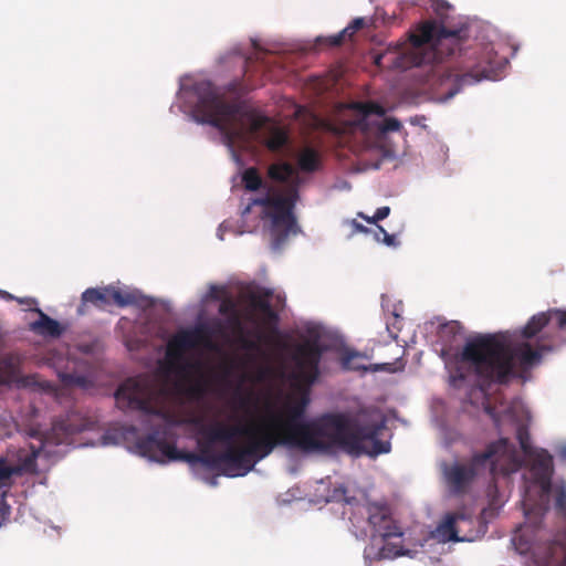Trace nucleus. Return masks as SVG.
Listing matches in <instances>:
<instances>
[{"instance_id":"f3484780","label":"nucleus","mask_w":566,"mask_h":566,"mask_svg":"<svg viewBox=\"0 0 566 566\" xmlns=\"http://www.w3.org/2000/svg\"><path fill=\"white\" fill-rule=\"evenodd\" d=\"M35 312L39 314V319L31 323V331L41 336H49L53 338H57L63 334L64 328L57 321L46 315L40 308H36Z\"/></svg>"},{"instance_id":"79ce46f5","label":"nucleus","mask_w":566,"mask_h":566,"mask_svg":"<svg viewBox=\"0 0 566 566\" xmlns=\"http://www.w3.org/2000/svg\"><path fill=\"white\" fill-rule=\"evenodd\" d=\"M558 455H559V458H562L563 460H566V446H562V447L558 449Z\"/></svg>"},{"instance_id":"37998d69","label":"nucleus","mask_w":566,"mask_h":566,"mask_svg":"<svg viewBox=\"0 0 566 566\" xmlns=\"http://www.w3.org/2000/svg\"><path fill=\"white\" fill-rule=\"evenodd\" d=\"M28 463H33V459L29 458L28 462L25 463V465H28Z\"/></svg>"},{"instance_id":"1a4fd4ad","label":"nucleus","mask_w":566,"mask_h":566,"mask_svg":"<svg viewBox=\"0 0 566 566\" xmlns=\"http://www.w3.org/2000/svg\"><path fill=\"white\" fill-rule=\"evenodd\" d=\"M396 118H385V109L375 102H354L345 105L328 129L338 136L360 135L368 139L400 128Z\"/></svg>"},{"instance_id":"f8f14e48","label":"nucleus","mask_w":566,"mask_h":566,"mask_svg":"<svg viewBox=\"0 0 566 566\" xmlns=\"http://www.w3.org/2000/svg\"><path fill=\"white\" fill-rule=\"evenodd\" d=\"M323 347L317 340H305L295 346L293 360L296 378L307 387L312 386L319 376V363Z\"/></svg>"},{"instance_id":"423d86ee","label":"nucleus","mask_w":566,"mask_h":566,"mask_svg":"<svg viewBox=\"0 0 566 566\" xmlns=\"http://www.w3.org/2000/svg\"><path fill=\"white\" fill-rule=\"evenodd\" d=\"M217 325V331L203 324L191 329L180 331L167 344V368L178 376L180 380L177 385L179 391L191 400H200L207 395L208 381L201 370V365L187 360L185 352L197 346L213 348L212 337L221 329L219 322Z\"/></svg>"},{"instance_id":"9b49d317","label":"nucleus","mask_w":566,"mask_h":566,"mask_svg":"<svg viewBox=\"0 0 566 566\" xmlns=\"http://www.w3.org/2000/svg\"><path fill=\"white\" fill-rule=\"evenodd\" d=\"M353 526L364 535L369 532L371 541L380 538L387 542L392 537H401L402 531L394 518L391 507L385 502H366L357 505L350 516Z\"/></svg>"},{"instance_id":"cd10ccee","label":"nucleus","mask_w":566,"mask_h":566,"mask_svg":"<svg viewBox=\"0 0 566 566\" xmlns=\"http://www.w3.org/2000/svg\"><path fill=\"white\" fill-rule=\"evenodd\" d=\"M389 213L390 208L388 206H384L378 208L373 217L365 216L363 212H359L358 217L363 218L368 223L377 224L378 221L386 219Z\"/></svg>"},{"instance_id":"20e7f679","label":"nucleus","mask_w":566,"mask_h":566,"mask_svg":"<svg viewBox=\"0 0 566 566\" xmlns=\"http://www.w3.org/2000/svg\"><path fill=\"white\" fill-rule=\"evenodd\" d=\"M181 98L193 119L216 127L230 148L237 140L253 136L270 124L268 116L244 109L241 103L224 101L210 81L182 86Z\"/></svg>"},{"instance_id":"f03ea898","label":"nucleus","mask_w":566,"mask_h":566,"mask_svg":"<svg viewBox=\"0 0 566 566\" xmlns=\"http://www.w3.org/2000/svg\"><path fill=\"white\" fill-rule=\"evenodd\" d=\"M554 322L566 331V310L549 308L533 315L521 328V342L510 343L504 334H483L469 339L455 356L457 367L450 375L452 386L460 387L468 375L475 377V385L486 391L492 385H506L512 378L538 364L544 353L559 346V342L544 328Z\"/></svg>"},{"instance_id":"b1692460","label":"nucleus","mask_w":566,"mask_h":566,"mask_svg":"<svg viewBox=\"0 0 566 566\" xmlns=\"http://www.w3.org/2000/svg\"><path fill=\"white\" fill-rule=\"evenodd\" d=\"M59 377H60L61 382L67 387L75 386V387L86 388L90 384V380L84 375L72 374V373H61L59 375Z\"/></svg>"},{"instance_id":"c85d7f7f","label":"nucleus","mask_w":566,"mask_h":566,"mask_svg":"<svg viewBox=\"0 0 566 566\" xmlns=\"http://www.w3.org/2000/svg\"><path fill=\"white\" fill-rule=\"evenodd\" d=\"M374 235L377 241H381L388 247L396 244V237L389 234L381 226L377 224V230L374 232Z\"/></svg>"},{"instance_id":"dca6fc26","label":"nucleus","mask_w":566,"mask_h":566,"mask_svg":"<svg viewBox=\"0 0 566 566\" xmlns=\"http://www.w3.org/2000/svg\"><path fill=\"white\" fill-rule=\"evenodd\" d=\"M459 522H470V520L463 513L448 514L446 520L437 526L434 537L442 543L471 541V537L459 535Z\"/></svg>"},{"instance_id":"6e6552de","label":"nucleus","mask_w":566,"mask_h":566,"mask_svg":"<svg viewBox=\"0 0 566 566\" xmlns=\"http://www.w3.org/2000/svg\"><path fill=\"white\" fill-rule=\"evenodd\" d=\"M467 39L468 28L449 29L437 21H426L410 34L411 64L442 62L457 51L461 52Z\"/></svg>"},{"instance_id":"0eeeda50","label":"nucleus","mask_w":566,"mask_h":566,"mask_svg":"<svg viewBox=\"0 0 566 566\" xmlns=\"http://www.w3.org/2000/svg\"><path fill=\"white\" fill-rule=\"evenodd\" d=\"M490 467L492 475H506L516 470L514 447L509 439L501 438L490 443L483 452L472 455L469 463L444 464V481L454 495L464 494L481 468Z\"/></svg>"},{"instance_id":"6ab92c4d","label":"nucleus","mask_w":566,"mask_h":566,"mask_svg":"<svg viewBox=\"0 0 566 566\" xmlns=\"http://www.w3.org/2000/svg\"><path fill=\"white\" fill-rule=\"evenodd\" d=\"M553 457L548 451L542 449L534 454L532 473L534 478L553 475Z\"/></svg>"},{"instance_id":"aec40b11","label":"nucleus","mask_w":566,"mask_h":566,"mask_svg":"<svg viewBox=\"0 0 566 566\" xmlns=\"http://www.w3.org/2000/svg\"><path fill=\"white\" fill-rule=\"evenodd\" d=\"M402 555H405L402 547L390 543L384 544L376 552L374 546L367 547L365 549V557L376 560L391 559Z\"/></svg>"},{"instance_id":"e433bc0d","label":"nucleus","mask_w":566,"mask_h":566,"mask_svg":"<svg viewBox=\"0 0 566 566\" xmlns=\"http://www.w3.org/2000/svg\"><path fill=\"white\" fill-rule=\"evenodd\" d=\"M241 345L245 349H255L258 347L255 342L250 340L245 337H241Z\"/></svg>"},{"instance_id":"393cba45","label":"nucleus","mask_w":566,"mask_h":566,"mask_svg":"<svg viewBox=\"0 0 566 566\" xmlns=\"http://www.w3.org/2000/svg\"><path fill=\"white\" fill-rule=\"evenodd\" d=\"M271 296V291H265L263 295L252 293L250 295V304L252 308L260 311L262 314H264L272 306L269 300Z\"/></svg>"},{"instance_id":"ddd939ff","label":"nucleus","mask_w":566,"mask_h":566,"mask_svg":"<svg viewBox=\"0 0 566 566\" xmlns=\"http://www.w3.org/2000/svg\"><path fill=\"white\" fill-rule=\"evenodd\" d=\"M524 534L518 538L521 553H530L526 566H566V538L531 543L522 547Z\"/></svg>"},{"instance_id":"7c9ffc66","label":"nucleus","mask_w":566,"mask_h":566,"mask_svg":"<svg viewBox=\"0 0 566 566\" xmlns=\"http://www.w3.org/2000/svg\"><path fill=\"white\" fill-rule=\"evenodd\" d=\"M552 476L553 475H544L535 478V481L538 483L543 495H547L552 491Z\"/></svg>"},{"instance_id":"c756f323","label":"nucleus","mask_w":566,"mask_h":566,"mask_svg":"<svg viewBox=\"0 0 566 566\" xmlns=\"http://www.w3.org/2000/svg\"><path fill=\"white\" fill-rule=\"evenodd\" d=\"M237 304L231 297H226L219 305V313L223 316H230L232 313H235Z\"/></svg>"},{"instance_id":"4c0bfd02","label":"nucleus","mask_w":566,"mask_h":566,"mask_svg":"<svg viewBox=\"0 0 566 566\" xmlns=\"http://www.w3.org/2000/svg\"><path fill=\"white\" fill-rule=\"evenodd\" d=\"M366 24V21L364 18H356L352 21V25L357 30L359 31L360 29H363Z\"/></svg>"},{"instance_id":"412c9836","label":"nucleus","mask_w":566,"mask_h":566,"mask_svg":"<svg viewBox=\"0 0 566 566\" xmlns=\"http://www.w3.org/2000/svg\"><path fill=\"white\" fill-rule=\"evenodd\" d=\"M289 143V135L285 129L272 125L269 129V137L265 140V146L271 151L281 150Z\"/></svg>"},{"instance_id":"bb28decb","label":"nucleus","mask_w":566,"mask_h":566,"mask_svg":"<svg viewBox=\"0 0 566 566\" xmlns=\"http://www.w3.org/2000/svg\"><path fill=\"white\" fill-rule=\"evenodd\" d=\"M360 357V355L358 353H353V352H347L343 357H342V366L344 369H347V370H363V371H366L368 368L365 367L364 365H360V364H357L355 361L356 358Z\"/></svg>"},{"instance_id":"2eb2a0df","label":"nucleus","mask_w":566,"mask_h":566,"mask_svg":"<svg viewBox=\"0 0 566 566\" xmlns=\"http://www.w3.org/2000/svg\"><path fill=\"white\" fill-rule=\"evenodd\" d=\"M21 467L9 463L6 459H0V526L8 520L10 515V506L6 502L13 478L20 475Z\"/></svg>"},{"instance_id":"a878e982","label":"nucleus","mask_w":566,"mask_h":566,"mask_svg":"<svg viewBox=\"0 0 566 566\" xmlns=\"http://www.w3.org/2000/svg\"><path fill=\"white\" fill-rule=\"evenodd\" d=\"M555 510L559 516L566 520V484L555 486Z\"/></svg>"},{"instance_id":"72a5a7b5","label":"nucleus","mask_w":566,"mask_h":566,"mask_svg":"<svg viewBox=\"0 0 566 566\" xmlns=\"http://www.w3.org/2000/svg\"><path fill=\"white\" fill-rule=\"evenodd\" d=\"M263 317H264V322L268 324V325H273L275 326L277 324V321H279V315L272 308V306L263 314Z\"/></svg>"},{"instance_id":"f704fd0d","label":"nucleus","mask_w":566,"mask_h":566,"mask_svg":"<svg viewBox=\"0 0 566 566\" xmlns=\"http://www.w3.org/2000/svg\"><path fill=\"white\" fill-rule=\"evenodd\" d=\"M224 293V289L218 285H211L209 289V297L211 300H220L221 295Z\"/></svg>"},{"instance_id":"c9c22d12","label":"nucleus","mask_w":566,"mask_h":566,"mask_svg":"<svg viewBox=\"0 0 566 566\" xmlns=\"http://www.w3.org/2000/svg\"><path fill=\"white\" fill-rule=\"evenodd\" d=\"M518 440H520V444H521V448L527 452V449H528V434L526 431H524L522 428L518 429Z\"/></svg>"},{"instance_id":"2f4dec72","label":"nucleus","mask_w":566,"mask_h":566,"mask_svg":"<svg viewBox=\"0 0 566 566\" xmlns=\"http://www.w3.org/2000/svg\"><path fill=\"white\" fill-rule=\"evenodd\" d=\"M228 323L234 331L242 333V321L238 312L232 313L230 316H228Z\"/></svg>"},{"instance_id":"58836bf2","label":"nucleus","mask_w":566,"mask_h":566,"mask_svg":"<svg viewBox=\"0 0 566 566\" xmlns=\"http://www.w3.org/2000/svg\"><path fill=\"white\" fill-rule=\"evenodd\" d=\"M343 31V34L347 36V39H352V36L357 32V30L352 25H347Z\"/></svg>"},{"instance_id":"a19ab883","label":"nucleus","mask_w":566,"mask_h":566,"mask_svg":"<svg viewBox=\"0 0 566 566\" xmlns=\"http://www.w3.org/2000/svg\"><path fill=\"white\" fill-rule=\"evenodd\" d=\"M251 398L250 396H242L239 399V406L242 409H245L250 405Z\"/></svg>"},{"instance_id":"39448f33","label":"nucleus","mask_w":566,"mask_h":566,"mask_svg":"<svg viewBox=\"0 0 566 566\" xmlns=\"http://www.w3.org/2000/svg\"><path fill=\"white\" fill-rule=\"evenodd\" d=\"M268 177L272 181L284 184L285 189L268 187L264 196L252 199L242 210V216L249 214L253 206L262 207V218L270 220L272 247L280 249L290 234L300 232L294 209L300 200V188L303 178L297 175L294 166L287 161L271 164L268 167Z\"/></svg>"},{"instance_id":"9d476101","label":"nucleus","mask_w":566,"mask_h":566,"mask_svg":"<svg viewBox=\"0 0 566 566\" xmlns=\"http://www.w3.org/2000/svg\"><path fill=\"white\" fill-rule=\"evenodd\" d=\"M499 63L496 53L490 46L479 50L465 51L458 63L455 72L448 71L440 77V91L437 92L440 101H449L465 85H472L483 78L494 80L497 76Z\"/></svg>"},{"instance_id":"a211bd4d","label":"nucleus","mask_w":566,"mask_h":566,"mask_svg":"<svg viewBox=\"0 0 566 566\" xmlns=\"http://www.w3.org/2000/svg\"><path fill=\"white\" fill-rule=\"evenodd\" d=\"M296 166L297 167L294 168L298 176V171L313 174L319 170L322 167V158L319 151L310 146L304 147L296 157Z\"/></svg>"},{"instance_id":"ea45409f","label":"nucleus","mask_w":566,"mask_h":566,"mask_svg":"<svg viewBox=\"0 0 566 566\" xmlns=\"http://www.w3.org/2000/svg\"><path fill=\"white\" fill-rule=\"evenodd\" d=\"M353 227H354L355 231H357V232H363V233L370 232V230L368 228H366L361 223L356 222L355 220L353 221Z\"/></svg>"},{"instance_id":"5701e85b","label":"nucleus","mask_w":566,"mask_h":566,"mask_svg":"<svg viewBox=\"0 0 566 566\" xmlns=\"http://www.w3.org/2000/svg\"><path fill=\"white\" fill-rule=\"evenodd\" d=\"M462 334V326L457 321H451L442 324L439 328V337L444 343H452L458 336Z\"/></svg>"},{"instance_id":"4468645a","label":"nucleus","mask_w":566,"mask_h":566,"mask_svg":"<svg viewBox=\"0 0 566 566\" xmlns=\"http://www.w3.org/2000/svg\"><path fill=\"white\" fill-rule=\"evenodd\" d=\"M88 303L98 310H105L111 304L125 307L136 303V297L133 293L124 292L120 289L108 285L101 289H86L81 296V305L77 308L78 314H85L84 307Z\"/></svg>"},{"instance_id":"c03bdc74","label":"nucleus","mask_w":566,"mask_h":566,"mask_svg":"<svg viewBox=\"0 0 566 566\" xmlns=\"http://www.w3.org/2000/svg\"><path fill=\"white\" fill-rule=\"evenodd\" d=\"M525 512H527V503L524 501Z\"/></svg>"},{"instance_id":"f257e3e1","label":"nucleus","mask_w":566,"mask_h":566,"mask_svg":"<svg viewBox=\"0 0 566 566\" xmlns=\"http://www.w3.org/2000/svg\"><path fill=\"white\" fill-rule=\"evenodd\" d=\"M310 402V390L305 388L287 395L281 412H268L247 424L229 426L220 421L205 424L201 418H192L189 422L198 427V433L209 443L232 442L237 437L244 439L243 446L231 443L214 453V469L230 478L245 475L279 447L312 452L324 451L333 443L360 450L364 442L369 441L370 454L390 451V443L379 439L384 422L360 424L344 412L303 420Z\"/></svg>"},{"instance_id":"7ed1b4c3","label":"nucleus","mask_w":566,"mask_h":566,"mask_svg":"<svg viewBox=\"0 0 566 566\" xmlns=\"http://www.w3.org/2000/svg\"><path fill=\"white\" fill-rule=\"evenodd\" d=\"M116 406L124 411H139L143 423H148L151 418L160 421L151 432L136 441L139 454L153 461L166 462L185 461L188 463H201L214 469V453L201 448L200 454L178 450L176 433L169 422L170 415L164 405L163 394L148 380L143 378H128L115 391Z\"/></svg>"},{"instance_id":"4be33fe9","label":"nucleus","mask_w":566,"mask_h":566,"mask_svg":"<svg viewBox=\"0 0 566 566\" xmlns=\"http://www.w3.org/2000/svg\"><path fill=\"white\" fill-rule=\"evenodd\" d=\"M242 182L248 191H258L264 187L263 179L255 167H249L243 171Z\"/></svg>"},{"instance_id":"473e14b6","label":"nucleus","mask_w":566,"mask_h":566,"mask_svg":"<svg viewBox=\"0 0 566 566\" xmlns=\"http://www.w3.org/2000/svg\"><path fill=\"white\" fill-rule=\"evenodd\" d=\"M347 40V36L345 34H343V31H340L339 33L335 34V35H332V36H328L326 39L328 45L331 46H339L342 45L345 41Z\"/></svg>"}]
</instances>
